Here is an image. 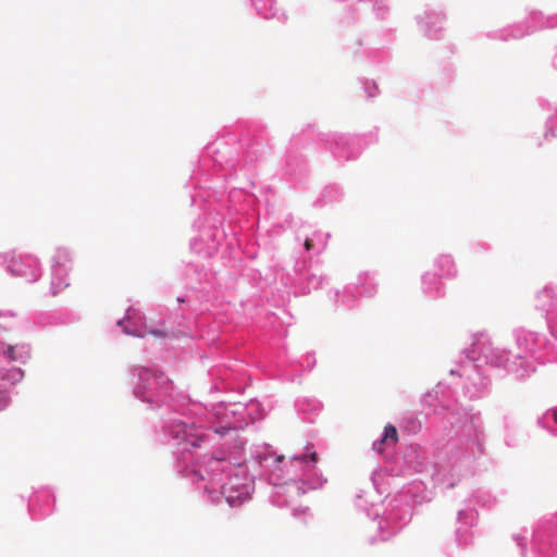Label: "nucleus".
I'll use <instances>...</instances> for the list:
<instances>
[{
  "label": "nucleus",
  "instance_id": "1",
  "mask_svg": "<svg viewBox=\"0 0 557 557\" xmlns=\"http://www.w3.org/2000/svg\"><path fill=\"white\" fill-rule=\"evenodd\" d=\"M23 375L24 373L20 368H11L7 371L0 370V410L4 409L10 401L8 392L3 388L20 382Z\"/></svg>",
  "mask_w": 557,
  "mask_h": 557
},
{
  "label": "nucleus",
  "instance_id": "2",
  "mask_svg": "<svg viewBox=\"0 0 557 557\" xmlns=\"http://www.w3.org/2000/svg\"><path fill=\"white\" fill-rule=\"evenodd\" d=\"M222 494L225 496L226 502L232 507L242 505L248 497V492L246 488L234 490V486L230 483H226L222 487Z\"/></svg>",
  "mask_w": 557,
  "mask_h": 557
},
{
  "label": "nucleus",
  "instance_id": "3",
  "mask_svg": "<svg viewBox=\"0 0 557 557\" xmlns=\"http://www.w3.org/2000/svg\"><path fill=\"white\" fill-rule=\"evenodd\" d=\"M398 432L397 429L393 424H387L384 428V434L377 445V450L380 453L383 451V446H395L398 443Z\"/></svg>",
  "mask_w": 557,
  "mask_h": 557
},
{
  "label": "nucleus",
  "instance_id": "4",
  "mask_svg": "<svg viewBox=\"0 0 557 557\" xmlns=\"http://www.w3.org/2000/svg\"><path fill=\"white\" fill-rule=\"evenodd\" d=\"M3 354L11 361L25 362L29 358V349L26 346H8Z\"/></svg>",
  "mask_w": 557,
  "mask_h": 557
},
{
  "label": "nucleus",
  "instance_id": "5",
  "mask_svg": "<svg viewBox=\"0 0 557 557\" xmlns=\"http://www.w3.org/2000/svg\"><path fill=\"white\" fill-rule=\"evenodd\" d=\"M127 334H131L133 336L137 337H145L147 334L152 335L154 337H165L166 334L164 331L153 327H145V329H135L133 331L125 330Z\"/></svg>",
  "mask_w": 557,
  "mask_h": 557
},
{
  "label": "nucleus",
  "instance_id": "6",
  "mask_svg": "<svg viewBox=\"0 0 557 557\" xmlns=\"http://www.w3.org/2000/svg\"><path fill=\"white\" fill-rule=\"evenodd\" d=\"M312 247H313V242H312V239L307 238V239L305 240V248H306L307 250H311V249H312Z\"/></svg>",
  "mask_w": 557,
  "mask_h": 557
},
{
  "label": "nucleus",
  "instance_id": "7",
  "mask_svg": "<svg viewBox=\"0 0 557 557\" xmlns=\"http://www.w3.org/2000/svg\"><path fill=\"white\" fill-rule=\"evenodd\" d=\"M227 431H228V429L224 428V426L219 428V429L215 430V432L221 434V435H224Z\"/></svg>",
  "mask_w": 557,
  "mask_h": 557
},
{
  "label": "nucleus",
  "instance_id": "8",
  "mask_svg": "<svg viewBox=\"0 0 557 557\" xmlns=\"http://www.w3.org/2000/svg\"><path fill=\"white\" fill-rule=\"evenodd\" d=\"M309 458H310L311 461L317 462L318 461V454L317 453H311Z\"/></svg>",
  "mask_w": 557,
  "mask_h": 557
},
{
  "label": "nucleus",
  "instance_id": "9",
  "mask_svg": "<svg viewBox=\"0 0 557 557\" xmlns=\"http://www.w3.org/2000/svg\"><path fill=\"white\" fill-rule=\"evenodd\" d=\"M135 315H136V312H135V311H128V312H127V315H126V319H127V320H132Z\"/></svg>",
  "mask_w": 557,
  "mask_h": 557
},
{
  "label": "nucleus",
  "instance_id": "10",
  "mask_svg": "<svg viewBox=\"0 0 557 557\" xmlns=\"http://www.w3.org/2000/svg\"><path fill=\"white\" fill-rule=\"evenodd\" d=\"M295 459L299 460V461H306L307 457L306 456H300V457H296Z\"/></svg>",
  "mask_w": 557,
  "mask_h": 557
},
{
  "label": "nucleus",
  "instance_id": "11",
  "mask_svg": "<svg viewBox=\"0 0 557 557\" xmlns=\"http://www.w3.org/2000/svg\"><path fill=\"white\" fill-rule=\"evenodd\" d=\"M553 416H554L555 422H557V408L554 409Z\"/></svg>",
  "mask_w": 557,
  "mask_h": 557
}]
</instances>
